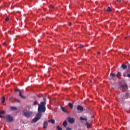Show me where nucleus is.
<instances>
[{"instance_id":"nucleus-25","label":"nucleus","mask_w":130,"mask_h":130,"mask_svg":"<svg viewBox=\"0 0 130 130\" xmlns=\"http://www.w3.org/2000/svg\"><path fill=\"white\" fill-rule=\"evenodd\" d=\"M15 101H16V102H18V103H20V100H19L18 99H16L15 100Z\"/></svg>"},{"instance_id":"nucleus-22","label":"nucleus","mask_w":130,"mask_h":130,"mask_svg":"<svg viewBox=\"0 0 130 130\" xmlns=\"http://www.w3.org/2000/svg\"><path fill=\"white\" fill-rule=\"evenodd\" d=\"M107 12H111V9L110 8V7H108L107 9Z\"/></svg>"},{"instance_id":"nucleus-6","label":"nucleus","mask_w":130,"mask_h":130,"mask_svg":"<svg viewBox=\"0 0 130 130\" xmlns=\"http://www.w3.org/2000/svg\"><path fill=\"white\" fill-rule=\"evenodd\" d=\"M67 119L69 123H74L75 122V118L69 117L67 118Z\"/></svg>"},{"instance_id":"nucleus-18","label":"nucleus","mask_w":130,"mask_h":130,"mask_svg":"<svg viewBox=\"0 0 130 130\" xmlns=\"http://www.w3.org/2000/svg\"><path fill=\"white\" fill-rule=\"evenodd\" d=\"M125 98H126V99H127L128 98H129V93H128L127 92L126 93Z\"/></svg>"},{"instance_id":"nucleus-1","label":"nucleus","mask_w":130,"mask_h":130,"mask_svg":"<svg viewBox=\"0 0 130 130\" xmlns=\"http://www.w3.org/2000/svg\"><path fill=\"white\" fill-rule=\"evenodd\" d=\"M45 105H46V103L45 102H42L40 103V105L38 104V113L36 114V117L31 120V123L37 122V121L41 118L42 113H44L46 110Z\"/></svg>"},{"instance_id":"nucleus-23","label":"nucleus","mask_w":130,"mask_h":130,"mask_svg":"<svg viewBox=\"0 0 130 130\" xmlns=\"http://www.w3.org/2000/svg\"><path fill=\"white\" fill-rule=\"evenodd\" d=\"M38 102L37 101H35L32 103V105H37Z\"/></svg>"},{"instance_id":"nucleus-3","label":"nucleus","mask_w":130,"mask_h":130,"mask_svg":"<svg viewBox=\"0 0 130 130\" xmlns=\"http://www.w3.org/2000/svg\"><path fill=\"white\" fill-rule=\"evenodd\" d=\"M6 120L8 122H12V121H14V119L13 118V117L11 116L10 115H8L6 117Z\"/></svg>"},{"instance_id":"nucleus-19","label":"nucleus","mask_w":130,"mask_h":130,"mask_svg":"<svg viewBox=\"0 0 130 130\" xmlns=\"http://www.w3.org/2000/svg\"><path fill=\"white\" fill-rule=\"evenodd\" d=\"M121 75V74H120V72H118L117 74L116 75V77H117V78H119V77Z\"/></svg>"},{"instance_id":"nucleus-12","label":"nucleus","mask_w":130,"mask_h":130,"mask_svg":"<svg viewBox=\"0 0 130 130\" xmlns=\"http://www.w3.org/2000/svg\"><path fill=\"white\" fill-rule=\"evenodd\" d=\"M121 88H125L126 89L127 88V84H122L120 86Z\"/></svg>"},{"instance_id":"nucleus-26","label":"nucleus","mask_w":130,"mask_h":130,"mask_svg":"<svg viewBox=\"0 0 130 130\" xmlns=\"http://www.w3.org/2000/svg\"><path fill=\"white\" fill-rule=\"evenodd\" d=\"M79 47V48H84V45H80Z\"/></svg>"},{"instance_id":"nucleus-20","label":"nucleus","mask_w":130,"mask_h":130,"mask_svg":"<svg viewBox=\"0 0 130 130\" xmlns=\"http://www.w3.org/2000/svg\"><path fill=\"white\" fill-rule=\"evenodd\" d=\"M1 114H6V111H0V115Z\"/></svg>"},{"instance_id":"nucleus-21","label":"nucleus","mask_w":130,"mask_h":130,"mask_svg":"<svg viewBox=\"0 0 130 130\" xmlns=\"http://www.w3.org/2000/svg\"><path fill=\"white\" fill-rule=\"evenodd\" d=\"M57 129L58 130H62V128L59 126V125H57L56 127Z\"/></svg>"},{"instance_id":"nucleus-29","label":"nucleus","mask_w":130,"mask_h":130,"mask_svg":"<svg viewBox=\"0 0 130 130\" xmlns=\"http://www.w3.org/2000/svg\"><path fill=\"white\" fill-rule=\"evenodd\" d=\"M3 45H4V46H6V45H7V43H6V42H5L3 43Z\"/></svg>"},{"instance_id":"nucleus-33","label":"nucleus","mask_w":130,"mask_h":130,"mask_svg":"<svg viewBox=\"0 0 130 130\" xmlns=\"http://www.w3.org/2000/svg\"><path fill=\"white\" fill-rule=\"evenodd\" d=\"M127 77H128V78H130V74H128L127 75Z\"/></svg>"},{"instance_id":"nucleus-7","label":"nucleus","mask_w":130,"mask_h":130,"mask_svg":"<svg viewBox=\"0 0 130 130\" xmlns=\"http://www.w3.org/2000/svg\"><path fill=\"white\" fill-rule=\"evenodd\" d=\"M47 125H48V122L47 121H45L43 124V128H44V129H46V128H47Z\"/></svg>"},{"instance_id":"nucleus-39","label":"nucleus","mask_w":130,"mask_h":130,"mask_svg":"<svg viewBox=\"0 0 130 130\" xmlns=\"http://www.w3.org/2000/svg\"><path fill=\"white\" fill-rule=\"evenodd\" d=\"M124 39H126V37H125V38H124Z\"/></svg>"},{"instance_id":"nucleus-36","label":"nucleus","mask_w":130,"mask_h":130,"mask_svg":"<svg viewBox=\"0 0 130 130\" xmlns=\"http://www.w3.org/2000/svg\"><path fill=\"white\" fill-rule=\"evenodd\" d=\"M101 53L100 51L98 52V54H100Z\"/></svg>"},{"instance_id":"nucleus-11","label":"nucleus","mask_w":130,"mask_h":130,"mask_svg":"<svg viewBox=\"0 0 130 130\" xmlns=\"http://www.w3.org/2000/svg\"><path fill=\"white\" fill-rule=\"evenodd\" d=\"M63 126H64V127H67V125H68V122H67V120H65L62 123Z\"/></svg>"},{"instance_id":"nucleus-31","label":"nucleus","mask_w":130,"mask_h":130,"mask_svg":"<svg viewBox=\"0 0 130 130\" xmlns=\"http://www.w3.org/2000/svg\"><path fill=\"white\" fill-rule=\"evenodd\" d=\"M12 99H13V97L11 96L9 99V101H11Z\"/></svg>"},{"instance_id":"nucleus-32","label":"nucleus","mask_w":130,"mask_h":130,"mask_svg":"<svg viewBox=\"0 0 130 130\" xmlns=\"http://www.w3.org/2000/svg\"><path fill=\"white\" fill-rule=\"evenodd\" d=\"M66 130H72V129L71 128H70V127H67L66 128Z\"/></svg>"},{"instance_id":"nucleus-14","label":"nucleus","mask_w":130,"mask_h":130,"mask_svg":"<svg viewBox=\"0 0 130 130\" xmlns=\"http://www.w3.org/2000/svg\"><path fill=\"white\" fill-rule=\"evenodd\" d=\"M80 120H84L85 121H87V120H88V119H87V118H84L83 117H80Z\"/></svg>"},{"instance_id":"nucleus-16","label":"nucleus","mask_w":130,"mask_h":130,"mask_svg":"<svg viewBox=\"0 0 130 130\" xmlns=\"http://www.w3.org/2000/svg\"><path fill=\"white\" fill-rule=\"evenodd\" d=\"M10 110H17V108L16 107H10Z\"/></svg>"},{"instance_id":"nucleus-10","label":"nucleus","mask_w":130,"mask_h":130,"mask_svg":"<svg viewBox=\"0 0 130 130\" xmlns=\"http://www.w3.org/2000/svg\"><path fill=\"white\" fill-rule=\"evenodd\" d=\"M122 69H123V70H126L127 69V66L124 64H122L121 65Z\"/></svg>"},{"instance_id":"nucleus-35","label":"nucleus","mask_w":130,"mask_h":130,"mask_svg":"<svg viewBox=\"0 0 130 130\" xmlns=\"http://www.w3.org/2000/svg\"><path fill=\"white\" fill-rule=\"evenodd\" d=\"M69 26H72V23H69Z\"/></svg>"},{"instance_id":"nucleus-30","label":"nucleus","mask_w":130,"mask_h":130,"mask_svg":"<svg viewBox=\"0 0 130 130\" xmlns=\"http://www.w3.org/2000/svg\"><path fill=\"white\" fill-rule=\"evenodd\" d=\"M49 8H50V9H53V6L52 5H50V6H49Z\"/></svg>"},{"instance_id":"nucleus-24","label":"nucleus","mask_w":130,"mask_h":130,"mask_svg":"<svg viewBox=\"0 0 130 130\" xmlns=\"http://www.w3.org/2000/svg\"><path fill=\"white\" fill-rule=\"evenodd\" d=\"M86 125H87L88 128H89V127H90V124H89V122H87L86 123Z\"/></svg>"},{"instance_id":"nucleus-28","label":"nucleus","mask_w":130,"mask_h":130,"mask_svg":"<svg viewBox=\"0 0 130 130\" xmlns=\"http://www.w3.org/2000/svg\"><path fill=\"white\" fill-rule=\"evenodd\" d=\"M44 102H45L46 103V97L44 96L43 98Z\"/></svg>"},{"instance_id":"nucleus-34","label":"nucleus","mask_w":130,"mask_h":130,"mask_svg":"<svg viewBox=\"0 0 130 130\" xmlns=\"http://www.w3.org/2000/svg\"><path fill=\"white\" fill-rule=\"evenodd\" d=\"M117 2L118 3H120L121 2V0H117Z\"/></svg>"},{"instance_id":"nucleus-27","label":"nucleus","mask_w":130,"mask_h":130,"mask_svg":"<svg viewBox=\"0 0 130 130\" xmlns=\"http://www.w3.org/2000/svg\"><path fill=\"white\" fill-rule=\"evenodd\" d=\"M10 20V18H9V17H7L6 18H5V21L6 22H8V21H9Z\"/></svg>"},{"instance_id":"nucleus-5","label":"nucleus","mask_w":130,"mask_h":130,"mask_svg":"<svg viewBox=\"0 0 130 130\" xmlns=\"http://www.w3.org/2000/svg\"><path fill=\"white\" fill-rule=\"evenodd\" d=\"M15 92H19V96L21 97V98H22V99H25L26 97H25L24 96H23V95H22V92H21V91H20V89H19L18 88L16 89L15 90Z\"/></svg>"},{"instance_id":"nucleus-15","label":"nucleus","mask_w":130,"mask_h":130,"mask_svg":"<svg viewBox=\"0 0 130 130\" xmlns=\"http://www.w3.org/2000/svg\"><path fill=\"white\" fill-rule=\"evenodd\" d=\"M1 101H2V103H5V101H6V98H5V96H3L1 98Z\"/></svg>"},{"instance_id":"nucleus-4","label":"nucleus","mask_w":130,"mask_h":130,"mask_svg":"<svg viewBox=\"0 0 130 130\" xmlns=\"http://www.w3.org/2000/svg\"><path fill=\"white\" fill-rule=\"evenodd\" d=\"M77 110L78 112H83V111H84V107L81 105H78L77 108Z\"/></svg>"},{"instance_id":"nucleus-37","label":"nucleus","mask_w":130,"mask_h":130,"mask_svg":"<svg viewBox=\"0 0 130 130\" xmlns=\"http://www.w3.org/2000/svg\"><path fill=\"white\" fill-rule=\"evenodd\" d=\"M0 118H3V116H2L1 115H0Z\"/></svg>"},{"instance_id":"nucleus-13","label":"nucleus","mask_w":130,"mask_h":130,"mask_svg":"<svg viewBox=\"0 0 130 130\" xmlns=\"http://www.w3.org/2000/svg\"><path fill=\"white\" fill-rule=\"evenodd\" d=\"M48 122H50L51 123H54L55 122V120L54 119H51V120H48Z\"/></svg>"},{"instance_id":"nucleus-38","label":"nucleus","mask_w":130,"mask_h":130,"mask_svg":"<svg viewBox=\"0 0 130 130\" xmlns=\"http://www.w3.org/2000/svg\"><path fill=\"white\" fill-rule=\"evenodd\" d=\"M121 99H122L123 101V100H124V99L123 98H122Z\"/></svg>"},{"instance_id":"nucleus-17","label":"nucleus","mask_w":130,"mask_h":130,"mask_svg":"<svg viewBox=\"0 0 130 130\" xmlns=\"http://www.w3.org/2000/svg\"><path fill=\"white\" fill-rule=\"evenodd\" d=\"M61 109L62 111H63V112H65V113H67V110H66V108H64V107H61Z\"/></svg>"},{"instance_id":"nucleus-2","label":"nucleus","mask_w":130,"mask_h":130,"mask_svg":"<svg viewBox=\"0 0 130 130\" xmlns=\"http://www.w3.org/2000/svg\"><path fill=\"white\" fill-rule=\"evenodd\" d=\"M32 112L31 111H27V112H23V115L25 116V117H26L27 118H29L31 115H32Z\"/></svg>"},{"instance_id":"nucleus-8","label":"nucleus","mask_w":130,"mask_h":130,"mask_svg":"<svg viewBox=\"0 0 130 130\" xmlns=\"http://www.w3.org/2000/svg\"><path fill=\"white\" fill-rule=\"evenodd\" d=\"M110 77L111 79H114V78L116 77V75H115V74L111 73L110 75Z\"/></svg>"},{"instance_id":"nucleus-9","label":"nucleus","mask_w":130,"mask_h":130,"mask_svg":"<svg viewBox=\"0 0 130 130\" xmlns=\"http://www.w3.org/2000/svg\"><path fill=\"white\" fill-rule=\"evenodd\" d=\"M68 106H69V107L71 109H73V108H74V105H73V104L72 103H69L68 104Z\"/></svg>"}]
</instances>
